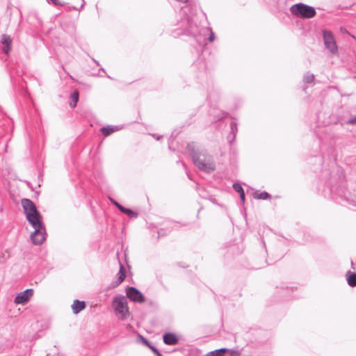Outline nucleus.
Returning a JSON list of instances; mask_svg holds the SVG:
<instances>
[{
	"label": "nucleus",
	"mask_w": 356,
	"mask_h": 356,
	"mask_svg": "<svg viewBox=\"0 0 356 356\" xmlns=\"http://www.w3.org/2000/svg\"><path fill=\"white\" fill-rule=\"evenodd\" d=\"M22 206L24 209L26 219L35 229L31 234V239L34 245H40L46 239L45 228L42 222V216L34 203L29 199H22Z\"/></svg>",
	"instance_id": "1"
},
{
	"label": "nucleus",
	"mask_w": 356,
	"mask_h": 356,
	"mask_svg": "<svg viewBox=\"0 0 356 356\" xmlns=\"http://www.w3.org/2000/svg\"><path fill=\"white\" fill-rule=\"evenodd\" d=\"M187 150L199 170L208 173L215 170L213 158L205 149H200L195 143H191L187 145Z\"/></svg>",
	"instance_id": "2"
},
{
	"label": "nucleus",
	"mask_w": 356,
	"mask_h": 356,
	"mask_svg": "<svg viewBox=\"0 0 356 356\" xmlns=\"http://www.w3.org/2000/svg\"><path fill=\"white\" fill-rule=\"evenodd\" d=\"M113 307L118 318L124 320L129 316L127 301L124 296H115L113 300Z\"/></svg>",
	"instance_id": "3"
},
{
	"label": "nucleus",
	"mask_w": 356,
	"mask_h": 356,
	"mask_svg": "<svg viewBox=\"0 0 356 356\" xmlns=\"http://www.w3.org/2000/svg\"><path fill=\"white\" fill-rule=\"evenodd\" d=\"M291 13L298 17L312 18L316 14V10L314 7L299 3L292 6L290 8Z\"/></svg>",
	"instance_id": "4"
},
{
	"label": "nucleus",
	"mask_w": 356,
	"mask_h": 356,
	"mask_svg": "<svg viewBox=\"0 0 356 356\" xmlns=\"http://www.w3.org/2000/svg\"><path fill=\"white\" fill-rule=\"evenodd\" d=\"M323 38L325 48L332 54H336L338 49L333 34L329 31L324 30L323 31Z\"/></svg>",
	"instance_id": "5"
},
{
	"label": "nucleus",
	"mask_w": 356,
	"mask_h": 356,
	"mask_svg": "<svg viewBox=\"0 0 356 356\" xmlns=\"http://www.w3.org/2000/svg\"><path fill=\"white\" fill-rule=\"evenodd\" d=\"M127 296L131 300L142 303L144 302L145 299L144 296L135 287H129L127 290Z\"/></svg>",
	"instance_id": "6"
},
{
	"label": "nucleus",
	"mask_w": 356,
	"mask_h": 356,
	"mask_svg": "<svg viewBox=\"0 0 356 356\" xmlns=\"http://www.w3.org/2000/svg\"><path fill=\"white\" fill-rule=\"evenodd\" d=\"M33 295V290L31 289H26L17 295L15 298L16 304H24L27 302Z\"/></svg>",
	"instance_id": "7"
},
{
	"label": "nucleus",
	"mask_w": 356,
	"mask_h": 356,
	"mask_svg": "<svg viewBox=\"0 0 356 356\" xmlns=\"http://www.w3.org/2000/svg\"><path fill=\"white\" fill-rule=\"evenodd\" d=\"M1 43L3 44L2 50L5 54H8L11 50L12 40L8 35H1Z\"/></svg>",
	"instance_id": "8"
},
{
	"label": "nucleus",
	"mask_w": 356,
	"mask_h": 356,
	"mask_svg": "<svg viewBox=\"0 0 356 356\" xmlns=\"http://www.w3.org/2000/svg\"><path fill=\"white\" fill-rule=\"evenodd\" d=\"M126 273L124 266L120 263V270L118 273V280L111 284V287L115 288L120 284L125 279Z\"/></svg>",
	"instance_id": "9"
},
{
	"label": "nucleus",
	"mask_w": 356,
	"mask_h": 356,
	"mask_svg": "<svg viewBox=\"0 0 356 356\" xmlns=\"http://www.w3.org/2000/svg\"><path fill=\"white\" fill-rule=\"evenodd\" d=\"M163 341L167 345H176L178 343V339L173 333H166L163 335Z\"/></svg>",
	"instance_id": "10"
},
{
	"label": "nucleus",
	"mask_w": 356,
	"mask_h": 356,
	"mask_svg": "<svg viewBox=\"0 0 356 356\" xmlns=\"http://www.w3.org/2000/svg\"><path fill=\"white\" fill-rule=\"evenodd\" d=\"M112 202L119 209L120 211H121L122 213L128 215L129 217H131V218H136L137 217V213H135L134 211H133L132 210L124 207L123 206L120 204L116 201L113 200Z\"/></svg>",
	"instance_id": "11"
},
{
	"label": "nucleus",
	"mask_w": 356,
	"mask_h": 356,
	"mask_svg": "<svg viewBox=\"0 0 356 356\" xmlns=\"http://www.w3.org/2000/svg\"><path fill=\"white\" fill-rule=\"evenodd\" d=\"M86 307L85 302L75 300L72 305L74 314H78Z\"/></svg>",
	"instance_id": "12"
},
{
	"label": "nucleus",
	"mask_w": 356,
	"mask_h": 356,
	"mask_svg": "<svg viewBox=\"0 0 356 356\" xmlns=\"http://www.w3.org/2000/svg\"><path fill=\"white\" fill-rule=\"evenodd\" d=\"M347 282L352 287L356 286V273L348 272L347 273Z\"/></svg>",
	"instance_id": "13"
},
{
	"label": "nucleus",
	"mask_w": 356,
	"mask_h": 356,
	"mask_svg": "<svg viewBox=\"0 0 356 356\" xmlns=\"http://www.w3.org/2000/svg\"><path fill=\"white\" fill-rule=\"evenodd\" d=\"M117 130H118V129L116 127H112V126H107L105 127H102L101 129V131H102V134L104 135L105 136H107L111 134L112 133H113L114 131H115Z\"/></svg>",
	"instance_id": "14"
},
{
	"label": "nucleus",
	"mask_w": 356,
	"mask_h": 356,
	"mask_svg": "<svg viewBox=\"0 0 356 356\" xmlns=\"http://www.w3.org/2000/svg\"><path fill=\"white\" fill-rule=\"evenodd\" d=\"M71 102L70 103V105L72 108H74L76 105V103L79 100V92L77 90H75L72 95H71Z\"/></svg>",
	"instance_id": "15"
},
{
	"label": "nucleus",
	"mask_w": 356,
	"mask_h": 356,
	"mask_svg": "<svg viewBox=\"0 0 356 356\" xmlns=\"http://www.w3.org/2000/svg\"><path fill=\"white\" fill-rule=\"evenodd\" d=\"M227 351L226 348H220L211 351L207 354V356H221L222 353Z\"/></svg>",
	"instance_id": "16"
},
{
	"label": "nucleus",
	"mask_w": 356,
	"mask_h": 356,
	"mask_svg": "<svg viewBox=\"0 0 356 356\" xmlns=\"http://www.w3.org/2000/svg\"><path fill=\"white\" fill-rule=\"evenodd\" d=\"M270 197L267 192H261L260 193H255L254 197L259 200H266Z\"/></svg>",
	"instance_id": "17"
},
{
	"label": "nucleus",
	"mask_w": 356,
	"mask_h": 356,
	"mask_svg": "<svg viewBox=\"0 0 356 356\" xmlns=\"http://www.w3.org/2000/svg\"><path fill=\"white\" fill-rule=\"evenodd\" d=\"M314 79V75L313 74L307 73L304 76V81L307 83H312Z\"/></svg>",
	"instance_id": "18"
},
{
	"label": "nucleus",
	"mask_w": 356,
	"mask_h": 356,
	"mask_svg": "<svg viewBox=\"0 0 356 356\" xmlns=\"http://www.w3.org/2000/svg\"><path fill=\"white\" fill-rule=\"evenodd\" d=\"M233 188L239 194L244 193L243 189L240 184L235 183L233 184Z\"/></svg>",
	"instance_id": "19"
},
{
	"label": "nucleus",
	"mask_w": 356,
	"mask_h": 356,
	"mask_svg": "<svg viewBox=\"0 0 356 356\" xmlns=\"http://www.w3.org/2000/svg\"><path fill=\"white\" fill-rule=\"evenodd\" d=\"M231 130L232 133L234 134V138L235 137L236 132L237 131V125L235 122L231 123Z\"/></svg>",
	"instance_id": "20"
},
{
	"label": "nucleus",
	"mask_w": 356,
	"mask_h": 356,
	"mask_svg": "<svg viewBox=\"0 0 356 356\" xmlns=\"http://www.w3.org/2000/svg\"><path fill=\"white\" fill-rule=\"evenodd\" d=\"M144 343L156 354L159 350L157 348H156L154 346H151L149 342L144 339Z\"/></svg>",
	"instance_id": "21"
},
{
	"label": "nucleus",
	"mask_w": 356,
	"mask_h": 356,
	"mask_svg": "<svg viewBox=\"0 0 356 356\" xmlns=\"http://www.w3.org/2000/svg\"><path fill=\"white\" fill-rule=\"evenodd\" d=\"M348 124H356V117L352 118L347 121Z\"/></svg>",
	"instance_id": "22"
},
{
	"label": "nucleus",
	"mask_w": 356,
	"mask_h": 356,
	"mask_svg": "<svg viewBox=\"0 0 356 356\" xmlns=\"http://www.w3.org/2000/svg\"><path fill=\"white\" fill-rule=\"evenodd\" d=\"M214 38H215L214 34H213V33L211 32V34H210V36L209 38V40L210 42H213L214 40Z\"/></svg>",
	"instance_id": "23"
},
{
	"label": "nucleus",
	"mask_w": 356,
	"mask_h": 356,
	"mask_svg": "<svg viewBox=\"0 0 356 356\" xmlns=\"http://www.w3.org/2000/svg\"><path fill=\"white\" fill-rule=\"evenodd\" d=\"M239 195H240V198H241V200L243 202H244V201H245V193H241V194H239Z\"/></svg>",
	"instance_id": "24"
},
{
	"label": "nucleus",
	"mask_w": 356,
	"mask_h": 356,
	"mask_svg": "<svg viewBox=\"0 0 356 356\" xmlns=\"http://www.w3.org/2000/svg\"><path fill=\"white\" fill-rule=\"evenodd\" d=\"M51 2L54 4V5H59L60 4V2H59V0H51Z\"/></svg>",
	"instance_id": "25"
},
{
	"label": "nucleus",
	"mask_w": 356,
	"mask_h": 356,
	"mask_svg": "<svg viewBox=\"0 0 356 356\" xmlns=\"http://www.w3.org/2000/svg\"><path fill=\"white\" fill-rule=\"evenodd\" d=\"M225 117V114L222 113V115L220 117V119L224 118Z\"/></svg>",
	"instance_id": "26"
},
{
	"label": "nucleus",
	"mask_w": 356,
	"mask_h": 356,
	"mask_svg": "<svg viewBox=\"0 0 356 356\" xmlns=\"http://www.w3.org/2000/svg\"><path fill=\"white\" fill-rule=\"evenodd\" d=\"M156 356H162L159 351L156 353Z\"/></svg>",
	"instance_id": "27"
},
{
	"label": "nucleus",
	"mask_w": 356,
	"mask_h": 356,
	"mask_svg": "<svg viewBox=\"0 0 356 356\" xmlns=\"http://www.w3.org/2000/svg\"><path fill=\"white\" fill-rule=\"evenodd\" d=\"M186 32H187V33H188V34H191V33H193V32H192V31H191L190 30H187V31H186Z\"/></svg>",
	"instance_id": "28"
}]
</instances>
